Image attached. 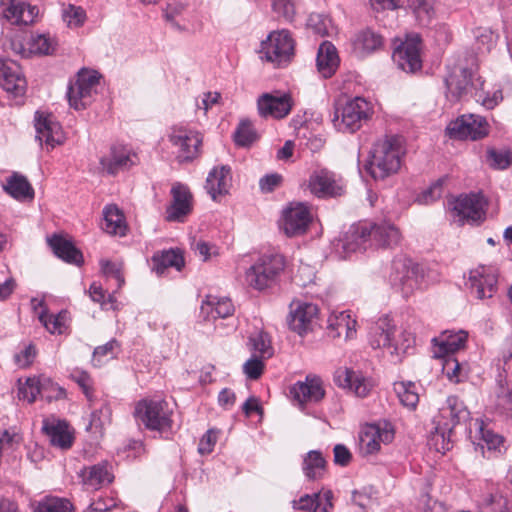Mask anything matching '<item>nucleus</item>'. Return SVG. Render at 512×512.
<instances>
[{
    "mask_svg": "<svg viewBox=\"0 0 512 512\" xmlns=\"http://www.w3.org/2000/svg\"><path fill=\"white\" fill-rule=\"evenodd\" d=\"M48 243L54 254L69 264L80 265L83 262L82 253L74 244L59 235H53L48 239Z\"/></svg>",
    "mask_w": 512,
    "mask_h": 512,
    "instance_id": "obj_33",
    "label": "nucleus"
},
{
    "mask_svg": "<svg viewBox=\"0 0 512 512\" xmlns=\"http://www.w3.org/2000/svg\"><path fill=\"white\" fill-rule=\"evenodd\" d=\"M136 155L127 147L113 145L108 155L100 158V166L108 175H116L121 171L130 169L136 164Z\"/></svg>",
    "mask_w": 512,
    "mask_h": 512,
    "instance_id": "obj_18",
    "label": "nucleus"
},
{
    "mask_svg": "<svg viewBox=\"0 0 512 512\" xmlns=\"http://www.w3.org/2000/svg\"><path fill=\"white\" fill-rule=\"evenodd\" d=\"M369 234L371 247L376 248H393L399 245L402 239L399 229L387 221L371 222Z\"/></svg>",
    "mask_w": 512,
    "mask_h": 512,
    "instance_id": "obj_24",
    "label": "nucleus"
},
{
    "mask_svg": "<svg viewBox=\"0 0 512 512\" xmlns=\"http://www.w3.org/2000/svg\"><path fill=\"white\" fill-rule=\"evenodd\" d=\"M331 20L322 14L312 13L307 20V26L320 36L329 35Z\"/></svg>",
    "mask_w": 512,
    "mask_h": 512,
    "instance_id": "obj_54",
    "label": "nucleus"
},
{
    "mask_svg": "<svg viewBox=\"0 0 512 512\" xmlns=\"http://www.w3.org/2000/svg\"><path fill=\"white\" fill-rule=\"evenodd\" d=\"M450 137L460 140H478L489 133V124L485 117L477 114H464L447 127Z\"/></svg>",
    "mask_w": 512,
    "mask_h": 512,
    "instance_id": "obj_8",
    "label": "nucleus"
},
{
    "mask_svg": "<svg viewBox=\"0 0 512 512\" xmlns=\"http://www.w3.org/2000/svg\"><path fill=\"white\" fill-rule=\"evenodd\" d=\"M396 325L388 316L379 318L371 325L369 330V343L373 349L388 348L393 346V338L396 333Z\"/></svg>",
    "mask_w": 512,
    "mask_h": 512,
    "instance_id": "obj_26",
    "label": "nucleus"
},
{
    "mask_svg": "<svg viewBox=\"0 0 512 512\" xmlns=\"http://www.w3.org/2000/svg\"><path fill=\"white\" fill-rule=\"evenodd\" d=\"M61 16L69 28L82 27L87 19L86 11L81 6L73 4L63 5Z\"/></svg>",
    "mask_w": 512,
    "mask_h": 512,
    "instance_id": "obj_44",
    "label": "nucleus"
},
{
    "mask_svg": "<svg viewBox=\"0 0 512 512\" xmlns=\"http://www.w3.org/2000/svg\"><path fill=\"white\" fill-rule=\"evenodd\" d=\"M335 381L340 387L353 390L359 397L367 396L370 390L366 381L357 375L355 371L348 368L338 370L335 375Z\"/></svg>",
    "mask_w": 512,
    "mask_h": 512,
    "instance_id": "obj_35",
    "label": "nucleus"
},
{
    "mask_svg": "<svg viewBox=\"0 0 512 512\" xmlns=\"http://www.w3.org/2000/svg\"><path fill=\"white\" fill-rule=\"evenodd\" d=\"M40 384L41 376L27 378L25 383L19 386V399L26 400L28 403H33L38 395L41 396Z\"/></svg>",
    "mask_w": 512,
    "mask_h": 512,
    "instance_id": "obj_49",
    "label": "nucleus"
},
{
    "mask_svg": "<svg viewBox=\"0 0 512 512\" xmlns=\"http://www.w3.org/2000/svg\"><path fill=\"white\" fill-rule=\"evenodd\" d=\"M172 202L166 208L165 219L168 222H184L192 212V194L189 188L181 183H175L171 188Z\"/></svg>",
    "mask_w": 512,
    "mask_h": 512,
    "instance_id": "obj_13",
    "label": "nucleus"
},
{
    "mask_svg": "<svg viewBox=\"0 0 512 512\" xmlns=\"http://www.w3.org/2000/svg\"><path fill=\"white\" fill-rule=\"evenodd\" d=\"M252 349L258 352L260 357L268 359L273 356L274 349L271 345L270 336L265 332H259L249 338Z\"/></svg>",
    "mask_w": 512,
    "mask_h": 512,
    "instance_id": "obj_48",
    "label": "nucleus"
},
{
    "mask_svg": "<svg viewBox=\"0 0 512 512\" xmlns=\"http://www.w3.org/2000/svg\"><path fill=\"white\" fill-rule=\"evenodd\" d=\"M256 139V132L249 120L240 121L234 132V141L237 145L246 147L252 144Z\"/></svg>",
    "mask_w": 512,
    "mask_h": 512,
    "instance_id": "obj_51",
    "label": "nucleus"
},
{
    "mask_svg": "<svg viewBox=\"0 0 512 512\" xmlns=\"http://www.w3.org/2000/svg\"><path fill=\"white\" fill-rule=\"evenodd\" d=\"M42 430L55 447L69 449L73 444L74 437L69 431L68 423L64 420H44Z\"/></svg>",
    "mask_w": 512,
    "mask_h": 512,
    "instance_id": "obj_28",
    "label": "nucleus"
},
{
    "mask_svg": "<svg viewBox=\"0 0 512 512\" xmlns=\"http://www.w3.org/2000/svg\"><path fill=\"white\" fill-rule=\"evenodd\" d=\"M40 322L52 334H62L65 330L66 312H59L57 315L41 313Z\"/></svg>",
    "mask_w": 512,
    "mask_h": 512,
    "instance_id": "obj_52",
    "label": "nucleus"
},
{
    "mask_svg": "<svg viewBox=\"0 0 512 512\" xmlns=\"http://www.w3.org/2000/svg\"><path fill=\"white\" fill-rule=\"evenodd\" d=\"M375 434H377V431L370 425L361 433V448L367 454H373L380 450V443Z\"/></svg>",
    "mask_w": 512,
    "mask_h": 512,
    "instance_id": "obj_53",
    "label": "nucleus"
},
{
    "mask_svg": "<svg viewBox=\"0 0 512 512\" xmlns=\"http://www.w3.org/2000/svg\"><path fill=\"white\" fill-rule=\"evenodd\" d=\"M308 188L318 198H334L345 193L346 185L334 172L320 169L310 175Z\"/></svg>",
    "mask_w": 512,
    "mask_h": 512,
    "instance_id": "obj_10",
    "label": "nucleus"
},
{
    "mask_svg": "<svg viewBox=\"0 0 512 512\" xmlns=\"http://www.w3.org/2000/svg\"><path fill=\"white\" fill-rule=\"evenodd\" d=\"M104 229L110 234L124 235L125 225L122 212L115 205H108L104 208Z\"/></svg>",
    "mask_w": 512,
    "mask_h": 512,
    "instance_id": "obj_40",
    "label": "nucleus"
},
{
    "mask_svg": "<svg viewBox=\"0 0 512 512\" xmlns=\"http://www.w3.org/2000/svg\"><path fill=\"white\" fill-rule=\"evenodd\" d=\"M452 210L462 223H479L485 217L483 198L478 194L460 195L453 201Z\"/></svg>",
    "mask_w": 512,
    "mask_h": 512,
    "instance_id": "obj_14",
    "label": "nucleus"
},
{
    "mask_svg": "<svg viewBox=\"0 0 512 512\" xmlns=\"http://www.w3.org/2000/svg\"><path fill=\"white\" fill-rule=\"evenodd\" d=\"M4 191L16 200L33 199L34 189L27 178L14 172L3 185Z\"/></svg>",
    "mask_w": 512,
    "mask_h": 512,
    "instance_id": "obj_34",
    "label": "nucleus"
},
{
    "mask_svg": "<svg viewBox=\"0 0 512 512\" xmlns=\"http://www.w3.org/2000/svg\"><path fill=\"white\" fill-rule=\"evenodd\" d=\"M257 106L262 117L281 119L290 113L293 103L288 94L264 93L259 97Z\"/></svg>",
    "mask_w": 512,
    "mask_h": 512,
    "instance_id": "obj_20",
    "label": "nucleus"
},
{
    "mask_svg": "<svg viewBox=\"0 0 512 512\" xmlns=\"http://www.w3.org/2000/svg\"><path fill=\"white\" fill-rule=\"evenodd\" d=\"M231 182V168L227 165L214 167L208 174L205 189L211 198L216 201L218 196L228 193Z\"/></svg>",
    "mask_w": 512,
    "mask_h": 512,
    "instance_id": "obj_29",
    "label": "nucleus"
},
{
    "mask_svg": "<svg viewBox=\"0 0 512 512\" xmlns=\"http://www.w3.org/2000/svg\"><path fill=\"white\" fill-rule=\"evenodd\" d=\"M486 162L495 170H503L512 165V152L507 149L488 148Z\"/></svg>",
    "mask_w": 512,
    "mask_h": 512,
    "instance_id": "obj_45",
    "label": "nucleus"
},
{
    "mask_svg": "<svg viewBox=\"0 0 512 512\" xmlns=\"http://www.w3.org/2000/svg\"><path fill=\"white\" fill-rule=\"evenodd\" d=\"M355 45L362 51L371 53L382 47L383 37L370 29H366L357 35Z\"/></svg>",
    "mask_w": 512,
    "mask_h": 512,
    "instance_id": "obj_43",
    "label": "nucleus"
},
{
    "mask_svg": "<svg viewBox=\"0 0 512 512\" xmlns=\"http://www.w3.org/2000/svg\"><path fill=\"white\" fill-rule=\"evenodd\" d=\"M30 51L33 53L49 55L55 50L56 42L49 35H32L30 39Z\"/></svg>",
    "mask_w": 512,
    "mask_h": 512,
    "instance_id": "obj_50",
    "label": "nucleus"
},
{
    "mask_svg": "<svg viewBox=\"0 0 512 512\" xmlns=\"http://www.w3.org/2000/svg\"><path fill=\"white\" fill-rule=\"evenodd\" d=\"M101 271L107 277L114 278L117 282L118 288H121L124 284V276L122 273V264L108 260H101Z\"/></svg>",
    "mask_w": 512,
    "mask_h": 512,
    "instance_id": "obj_56",
    "label": "nucleus"
},
{
    "mask_svg": "<svg viewBox=\"0 0 512 512\" xmlns=\"http://www.w3.org/2000/svg\"><path fill=\"white\" fill-rule=\"evenodd\" d=\"M333 493L331 490L313 494H305L298 500L292 501V507L297 510L309 512H330L333 508Z\"/></svg>",
    "mask_w": 512,
    "mask_h": 512,
    "instance_id": "obj_27",
    "label": "nucleus"
},
{
    "mask_svg": "<svg viewBox=\"0 0 512 512\" xmlns=\"http://www.w3.org/2000/svg\"><path fill=\"white\" fill-rule=\"evenodd\" d=\"M390 282L399 287L407 296L419 288L423 278L421 267L410 258L399 256L394 258L391 266Z\"/></svg>",
    "mask_w": 512,
    "mask_h": 512,
    "instance_id": "obj_5",
    "label": "nucleus"
},
{
    "mask_svg": "<svg viewBox=\"0 0 512 512\" xmlns=\"http://www.w3.org/2000/svg\"><path fill=\"white\" fill-rule=\"evenodd\" d=\"M286 266L285 258L278 253L261 255L245 273L247 284L259 291L274 286Z\"/></svg>",
    "mask_w": 512,
    "mask_h": 512,
    "instance_id": "obj_3",
    "label": "nucleus"
},
{
    "mask_svg": "<svg viewBox=\"0 0 512 512\" xmlns=\"http://www.w3.org/2000/svg\"><path fill=\"white\" fill-rule=\"evenodd\" d=\"M71 379L79 385L87 399L91 400L93 395V382L90 375L86 371L74 370L71 373Z\"/></svg>",
    "mask_w": 512,
    "mask_h": 512,
    "instance_id": "obj_59",
    "label": "nucleus"
},
{
    "mask_svg": "<svg viewBox=\"0 0 512 512\" xmlns=\"http://www.w3.org/2000/svg\"><path fill=\"white\" fill-rule=\"evenodd\" d=\"M394 390L397 393V396L400 402L409 408H415L418 401L419 396L416 392L415 384L412 382H399L394 384Z\"/></svg>",
    "mask_w": 512,
    "mask_h": 512,
    "instance_id": "obj_46",
    "label": "nucleus"
},
{
    "mask_svg": "<svg viewBox=\"0 0 512 512\" xmlns=\"http://www.w3.org/2000/svg\"><path fill=\"white\" fill-rule=\"evenodd\" d=\"M312 220L309 208L303 203H291L283 211L282 229L288 237L304 234Z\"/></svg>",
    "mask_w": 512,
    "mask_h": 512,
    "instance_id": "obj_11",
    "label": "nucleus"
},
{
    "mask_svg": "<svg viewBox=\"0 0 512 512\" xmlns=\"http://www.w3.org/2000/svg\"><path fill=\"white\" fill-rule=\"evenodd\" d=\"M290 393L293 395L294 399L301 404L307 402L318 403L325 396L323 382L321 378L316 375H307L305 381L295 383Z\"/></svg>",
    "mask_w": 512,
    "mask_h": 512,
    "instance_id": "obj_23",
    "label": "nucleus"
},
{
    "mask_svg": "<svg viewBox=\"0 0 512 512\" xmlns=\"http://www.w3.org/2000/svg\"><path fill=\"white\" fill-rule=\"evenodd\" d=\"M272 8L279 16L291 20L295 15V0H272Z\"/></svg>",
    "mask_w": 512,
    "mask_h": 512,
    "instance_id": "obj_62",
    "label": "nucleus"
},
{
    "mask_svg": "<svg viewBox=\"0 0 512 512\" xmlns=\"http://www.w3.org/2000/svg\"><path fill=\"white\" fill-rule=\"evenodd\" d=\"M331 326H334V324H331ZM335 326L338 336L341 335L342 331H345L346 339H352L356 334V320L351 319L347 312L340 313V316L336 318Z\"/></svg>",
    "mask_w": 512,
    "mask_h": 512,
    "instance_id": "obj_55",
    "label": "nucleus"
},
{
    "mask_svg": "<svg viewBox=\"0 0 512 512\" xmlns=\"http://www.w3.org/2000/svg\"><path fill=\"white\" fill-rule=\"evenodd\" d=\"M413 343L414 338L411 336V334L406 331H402L398 337L394 335L393 346L390 353L391 355L399 356L400 354L405 353Z\"/></svg>",
    "mask_w": 512,
    "mask_h": 512,
    "instance_id": "obj_60",
    "label": "nucleus"
},
{
    "mask_svg": "<svg viewBox=\"0 0 512 512\" xmlns=\"http://www.w3.org/2000/svg\"><path fill=\"white\" fill-rule=\"evenodd\" d=\"M371 230V222L360 221L352 224L339 240V246L345 254L358 251H365L371 247L369 231Z\"/></svg>",
    "mask_w": 512,
    "mask_h": 512,
    "instance_id": "obj_12",
    "label": "nucleus"
},
{
    "mask_svg": "<svg viewBox=\"0 0 512 512\" xmlns=\"http://www.w3.org/2000/svg\"><path fill=\"white\" fill-rule=\"evenodd\" d=\"M393 60L397 66L408 73H414L421 69L420 38L415 36L407 39L393 52Z\"/></svg>",
    "mask_w": 512,
    "mask_h": 512,
    "instance_id": "obj_16",
    "label": "nucleus"
},
{
    "mask_svg": "<svg viewBox=\"0 0 512 512\" xmlns=\"http://www.w3.org/2000/svg\"><path fill=\"white\" fill-rule=\"evenodd\" d=\"M0 12L3 13L4 17L13 24L28 25L32 23V16L25 15V5L15 4L14 0H1Z\"/></svg>",
    "mask_w": 512,
    "mask_h": 512,
    "instance_id": "obj_39",
    "label": "nucleus"
},
{
    "mask_svg": "<svg viewBox=\"0 0 512 512\" xmlns=\"http://www.w3.org/2000/svg\"><path fill=\"white\" fill-rule=\"evenodd\" d=\"M98 83L99 76L97 72L82 69L78 73L76 82L68 87L69 105L75 110L85 109L91 103L92 95Z\"/></svg>",
    "mask_w": 512,
    "mask_h": 512,
    "instance_id": "obj_9",
    "label": "nucleus"
},
{
    "mask_svg": "<svg viewBox=\"0 0 512 512\" xmlns=\"http://www.w3.org/2000/svg\"><path fill=\"white\" fill-rule=\"evenodd\" d=\"M435 0H407L406 5L410 7L417 21L421 25H428L435 15Z\"/></svg>",
    "mask_w": 512,
    "mask_h": 512,
    "instance_id": "obj_41",
    "label": "nucleus"
},
{
    "mask_svg": "<svg viewBox=\"0 0 512 512\" xmlns=\"http://www.w3.org/2000/svg\"><path fill=\"white\" fill-rule=\"evenodd\" d=\"M243 370L249 379L256 380L263 373L264 363L260 358L252 357L245 362Z\"/></svg>",
    "mask_w": 512,
    "mask_h": 512,
    "instance_id": "obj_64",
    "label": "nucleus"
},
{
    "mask_svg": "<svg viewBox=\"0 0 512 512\" xmlns=\"http://www.w3.org/2000/svg\"><path fill=\"white\" fill-rule=\"evenodd\" d=\"M470 412L457 396H449L439 409V425L451 432L455 426L469 419Z\"/></svg>",
    "mask_w": 512,
    "mask_h": 512,
    "instance_id": "obj_21",
    "label": "nucleus"
},
{
    "mask_svg": "<svg viewBox=\"0 0 512 512\" xmlns=\"http://www.w3.org/2000/svg\"><path fill=\"white\" fill-rule=\"evenodd\" d=\"M339 62L340 59L336 47L329 41L322 42L316 58L319 73L324 78L332 77L339 66Z\"/></svg>",
    "mask_w": 512,
    "mask_h": 512,
    "instance_id": "obj_30",
    "label": "nucleus"
},
{
    "mask_svg": "<svg viewBox=\"0 0 512 512\" xmlns=\"http://www.w3.org/2000/svg\"><path fill=\"white\" fill-rule=\"evenodd\" d=\"M0 85L15 97L24 95L27 82L16 61L0 59Z\"/></svg>",
    "mask_w": 512,
    "mask_h": 512,
    "instance_id": "obj_17",
    "label": "nucleus"
},
{
    "mask_svg": "<svg viewBox=\"0 0 512 512\" xmlns=\"http://www.w3.org/2000/svg\"><path fill=\"white\" fill-rule=\"evenodd\" d=\"M36 139L42 145L43 142L51 149L62 142L61 126L53 120L52 115H44L36 112L35 115Z\"/></svg>",
    "mask_w": 512,
    "mask_h": 512,
    "instance_id": "obj_25",
    "label": "nucleus"
},
{
    "mask_svg": "<svg viewBox=\"0 0 512 512\" xmlns=\"http://www.w3.org/2000/svg\"><path fill=\"white\" fill-rule=\"evenodd\" d=\"M467 337L468 333L464 330L444 332L440 341L436 338L433 339L435 342L434 356L444 357L446 354L454 355L456 351L465 346Z\"/></svg>",
    "mask_w": 512,
    "mask_h": 512,
    "instance_id": "obj_32",
    "label": "nucleus"
},
{
    "mask_svg": "<svg viewBox=\"0 0 512 512\" xmlns=\"http://www.w3.org/2000/svg\"><path fill=\"white\" fill-rule=\"evenodd\" d=\"M111 410L107 404H103L99 410H95L91 414L89 427L101 429L107 422L110 421Z\"/></svg>",
    "mask_w": 512,
    "mask_h": 512,
    "instance_id": "obj_63",
    "label": "nucleus"
},
{
    "mask_svg": "<svg viewBox=\"0 0 512 512\" xmlns=\"http://www.w3.org/2000/svg\"><path fill=\"white\" fill-rule=\"evenodd\" d=\"M169 141L177 148L176 159L179 163H190L200 155L202 136L186 127H173Z\"/></svg>",
    "mask_w": 512,
    "mask_h": 512,
    "instance_id": "obj_7",
    "label": "nucleus"
},
{
    "mask_svg": "<svg viewBox=\"0 0 512 512\" xmlns=\"http://www.w3.org/2000/svg\"><path fill=\"white\" fill-rule=\"evenodd\" d=\"M40 390L41 398L45 399L47 402L66 398V390L44 375H41Z\"/></svg>",
    "mask_w": 512,
    "mask_h": 512,
    "instance_id": "obj_47",
    "label": "nucleus"
},
{
    "mask_svg": "<svg viewBox=\"0 0 512 512\" xmlns=\"http://www.w3.org/2000/svg\"><path fill=\"white\" fill-rule=\"evenodd\" d=\"M172 409L167 401L160 399H143L136 404L134 415L145 428L166 432L172 427Z\"/></svg>",
    "mask_w": 512,
    "mask_h": 512,
    "instance_id": "obj_4",
    "label": "nucleus"
},
{
    "mask_svg": "<svg viewBox=\"0 0 512 512\" xmlns=\"http://www.w3.org/2000/svg\"><path fill=\"white\" fill-rule=\"evenodd\" d=\"M201 310L212 318H226L233 314L234 306L228 298H217L215 296H207L203 301Z\"/></svg>",
    "mask_w": 512,
    "mask_h": 512,
    "instance_id": "obj_38",
    "label": "nucleus"
},
{
    "mask_svg": "<svg viewBox=\"0 0 512 512\" xmlns=\"http://www.w3.org/2000/svg\"><path fill=\"white\" fill-rule=\"evenodd\" d=\"M318 314V307L313 303L298 302L291 304L287 317L289 328L300 336L311 330L312 322Z\"/></svg>",
    "mask_w": 512,
    "mask_h": 512,
    "instance_id": "obj_19",
    "label": "nucleus"
},
{
    "mask_svg": "<svg viewBox=\"0 0 512 512\" xmlns=\"http://www.w3.org/2000/svg\"><path fill=\"white\" fill-rule=\"evenodd\" d=\"M404 153L402 139L387 136L374 144L365 169L373 179H385L399 170Z\"/></svg>",
    "mask_w": 512,
    "mask_h": 512,
    "instance_id": "obj_1",
    "label": "nucleus"
},
{
    "mask_svg": "<svg viewBox=\"0 0 512 512\" xmlns=\"http://www.w3.org/2000/svg\"><path fill=\"white\" fill-rule=\"evenodd\" d=\"M482 512H508L506 501L498 494H489L483 498Z\"/></svg>",
    "mask_w": 512,
    "mask_h": 512,
    "instance_id": "obj_57",
    "label": "nucleus"
},
{
    "mask_svg": "<svg viewBox=\"0 0 512 512\" xmlns=\"http://www.w3.org/2000/svg\"><path fill=\"white\" fill-rule=\"evenodd\" d=\"M373 114L372 104L363 97H354L344 103L337 100L334 104V127L344 133H354L366 123Z\"/></svg>",
    "mask_w": 512,
    "mask_h": 512,
    "instance_id": "obj_2",
    "label": "nucleus"
},
{
    "mask_svg": "<svg viewBox=\"0 0 512 512\" xmlns=\"http://www.w3.org/2000/svg\"><path fill=\"white\" fill-rule=\"evenodd\" d=\"M497 273L491 267L479 266L471 270L466 283L478 299L490 298L497 288Z\"/></svg>",
    "mask_w": 512,
    "mask_h": 512,
    "instance_id": "obj_15",
    "label": "nucleus"
},
{
    "mask_svg": "<svg viewBox=\"0 0 512 512\" xmlns=\"http://www.w3.org/2000/svg\"><path fill=\"white\" fill-rule=\"evenodd\" d=\"M154 263V270L157 274L161 275L167 268L173 267L177 271H181L185 265L183 254L180 250H164L155 253L152 257Z\"/></svg>",
    "mask_w": 512,
    "mask_h": 512,
    "instance_id": "obj_36",
    "label": "nucleus"
},
{
    "mask_svg": "<svg viewBox=\"0 0 512 512\" xmlns=\"http://www.w3.org/2000/svg\"><path fill=\"white\" fill-rule=\"evenodd\" d=\"M497 395V406L504 411H512V390L506 387L503 383L502 374H499L498 379V390Z\"/></svg>",
    "mask_w": 512,
    "mask_h": 512,
    "instance_id": "obj_58",
    "label": "nucleus"
},
{
    "mask_svg": "<svg viewBox=\"0 0 512 512\" xmlns=\"http://www.w3.org/2000/svg\"><path fill=\"white\" fill-rule=\"evenodd\" d=\"M79 476L82 478L84 485L95 489L103 485L110 484L114 478L107 461H102L98 464L84 467L80 471Z\"/></svg>",
    "mask_w": 512,
    "mask_h": 512,
    "instance_id": "obj_31",
    "label": "nucleus"
},
{
    "mask_svg": "<svg viewBox=\"0 0 512 512\" xmlns=\"http://www.w3.org/2000/svg\"><path fill=\"white\" fill-rule=\"evenodd\" d=\"M447 98L458 101L475 87L473 72L468 68L454 69L445 78Z\"/></svg>",
    "mask_w": 512,
    "mask_h": 512,
    "instance_id": "obj_22",
    "label": "nucleus"
},
{
    "mask_svg": "<svg viewBox=\"0 0 512 512\" xmlns=\"http://www.w3.org/2000/svg\"><path fill=\"white\" fill-rule=\"evenodd\" d=\"M326 466L327 461L319 450H311L303 458L302 470L308 480L321 479Z\"/></svg>",
    "mask_w": 512,
    "mask_h": 512,
    "instance_id": "obj_37",
    "label": "nucleus"
},
{
    "mask_svg": "<svg viewBox=\"0 0 512 512\" xmlns=\"http://www.w3.org/2000/svg\"><path fill=\"white\" fill-rule=\"evenodd\" d=\"M118 345L115 339L110 340L104 345L98 346L93 351L92 363L94 366H100L104 358L107 356L113 357V351L115 347Z\"/></svg>",
    "mask_w": 512,
    "mask_h": 512,
    "instance_id": "obj_61",
    "label": "nucleus"
},
{
    "mask_svg": "<svg viewBox=\"0 0 512 512\" xmlns=\"http://www.w3.org/2000/svg\"><path fill=\"white\" fill-rule=\"evenodd\" d=\"M33 512H74V507L66 498L47 496L34 505Z\"/></svg>",
    "mask_w": 512,
    "mask_h": 512,
    "instance_id": "obj_42",
    "label": "nucleus"
},
{
    "mask_svg": "<svg viewBox=\"0 0 512 512\" xmlns=\"http://www.w3.org/2000/svg\"><path fill=\"white\" fill-rule=\"evenodd\" d=\"M294 51V42L286 30L271 32L261 42L260 57L280 67L290 61Z\"/></svg>",
    "mask_w": 512,
    "mask_h": 512,
    "instance_id": "obj_6",
    "label": "nucleus"
}]
</instances>
